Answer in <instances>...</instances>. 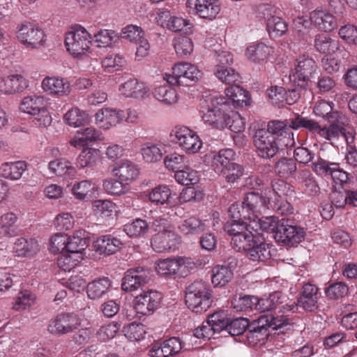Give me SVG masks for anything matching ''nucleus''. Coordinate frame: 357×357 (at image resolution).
Instances as JSON below:
<instances>
[{
    "instance_id": "f257e3e1",
    "label": "nucleus",
    "mask_w": 357,
    "mask_h": 357,
    "mask_svg": "<svg viewBox=\"0 0 357 357\" xmlns=\"http://www.w3.org/2000/svg\"><path fill=\"white\" fill-rule=\"evenodd\" d=\"M277 201H273L271 196H268L265 192L264 196H261L255 192L246 194L242 203H234L230 206L228 210L229 215L231 218L243 217L248 220H255L256 213L259 211L261 207L272 210L279 215H288L293 213L294 208L291 204L282 202L277 204Z\"/></svg>"
},
{
    "instance_id": "f03ea898",
    "label": "nucleus",
    "mask_w": 357,
    "mask_h": 357,
    "mask_svg": "<svg viewBox=\"0 0 357 357\" xmlns=\"http://www.w3.org/2000/svg\"><path fill=\"white\" fill-rule=\"evenodd\" d=\"M151 229L156 232L151 241L155 252H163L175 250L180 243V237L174 231L169 221L164 218H155L151 224Z\"/></svg>"
},
{
    "instance_id": "7ed1b4c3",
    "label": "nucleus",
    "mask_w": 357,
    "mask_h": 357,
    "mask_svg": "<svg viewBox=\"0 0 357 357\" xmlns=\"http://www.w3.org/2000/svg\"><path fill=\"white\" fill-rule=\"evenodd\" d=\"M287 319L284 316L266 314L260 316L257 319L249 322L246 329V337L250 345H256L261 341L264 342L269 335V328L278 330L284 326Z\"/></svg>"
},
{
    "instance_id": "20e7f679",
    "label": "nucleus",
    "mask_w": 357,
    "mask_h": 357,
    "mask_svg": "<svg viewBox=\"0 0 357 357\" xmlns=\"http://www.w3.org/2000/svg\"><path fill=\"white\" fill-rule=\"evenodd\" d=\"M185 301L192 312L197 314L205 312L213 303L211 286L202 280L195 281L186 288Z\"/></svg>"
},
{
    "instance_id": "39448f33",
    "label": "nucleus",
    "mask_w": 357,
    "mask_h": 357,
    "mask_svg": "<svg viewBox=\"0 0 357 357\" xmlns=\"http://www.w3.org/2000/svg\"><path fill=\"white\" fill-rule=\"evenodd\" d=\"M230 109L227 98L223 96L214 97L206 107L202 110L204 122L213 128L223 130L227 127Z\"/></svg>"
},
{
    "instance_id": "423d86ee",
    "label": "nucleus",
    "mask_w": 357,
    "mask_h": 357,
    "mask_svg": "<svg viewBox=\"0 0 357 357\" xmlns=\"http://www.w3.org/2000/svg\"><path fill=\"white\" fill-rule=\"evenodd\" d=\"M16 37L29 49H38L44 46L46 42L44 30L38 24L26 20L17 24Z\"/></svg>"
},
{
    "instance_id": "0eeeda50",
    "label": "nucleus",
    "mask_w": 357,
    "mask_h": 357,
    "mask_svg": "<svg viewBox=\"0 0 357 357\" xmlns=\"http://www.w3.org/2000/svg\"><path fill=\"white\" fill-rule=\"evenodd\" d=\"M317 70V66L313 59L305 55L301 56L295 61L289 79L294 85L306 89L311 79L314 77Z\"/></svg>"
},
{
    "instance_id": "6e6552de",
    "label": "nucleus",
    "mask_w": 357,
    "mask_h": 357,
    "mask_svg": "<svg viewBox=\"0 0 357 357\" xmlns=\"http://www.w3.org/2000/svg\"><path fill=\"white\" fill-rule=\"evenodd\" d=\"M202 76L198 68L188 62H179L172 67V74H165L167 83L173 86H188Z\"/></svg>"
},
{
    "instance_id": "1a4fd4ad",
    "label": "nucleus",
    "mask_w": 357,
    "mask_h": 357,
    "mask_svg": "<svg viewBox=\"0 0 357 357\" xmlns=\"http://www.w3.org/2000/svg\"><path fill=\"white\" fill-rule=\"evenodd\" d=\"M91 34L80 25H77L66 33L65 46L74 57L84 54L91 43Z\"/></svg>"
},
{
    "instance_id": "9d476101",
    "label": "nucleus",
    "mask_w": 357,
    "mask_h": 357,
    "mask_svg": "<svg viewBox=\"0 0 357 357\" xmlns=\"http://www.w3.org/2000/svg\"><path fill=\"white\" fill-rule=\"evenodd\" d=\"M254 144L258 155L265 159L274 157L280 149L284 148L275 140L274 135L265 131L264 129H259L255 132Z\"/></svg>"
},
{
    "instance_id": "9b49d317",
    "label": "nucleus",
    "mask_w": 357,
    "mask_h": 357,
    "mask_svg": "<svg viewBox=\"0 0 357 357\" xmlns=\"http://www.w3.org/2000/svg\"><path fill=\"white\" fill-rule=\"evenodd\" d=\"M194 266L195 263L191 258L178 257L158 260L156 262L155 270L162 275H174L179 270L185 273Z\"/></svg>"
},
{
    "instance_id": "f8f14e48",
    "label": "nucleus",
    "mask_w": 357,
    "mask_h": 357,
    "mask_svg": "<svg viewBox=\"0 0 357 357\" xmlns=\"http://www.w3.org/2000/svg\"><path fill=\"white\" fill-rule=\"evenodd\" d=\"M176 143L188 154L198 153L202 147V142L196 132L186 126L176 128Z\"/></svg>"
},
{
    "instance_id": "ddd939ff",
    "label": "nucleus",
    "mask_w": 357,
    "mask_h": 357,
    "mask_svg": "<svg viewBox=\"0 0 357 357\" xmlns=\"http://www.w3.org/2000/svg\"><path fill=\"white\" fill-rule=\"evenodd\" d=\"M291 120L271 121L268 123L267 129L265 130L275 137V140L282 145V147H291L295 144Z\"/></svg>"
},
{
    "instance_id": "4468645a",
    "label": "nucleus",
    "mask_w": 357,
    "mask_h": 357,
    "mask_svg": "<svg viewBox=\"0 0 357 357\" xmlns=\"http://www.w3.org/2000/svg\"><path fill=\"white\" fill-rule=\"evenodd\" d=\"M79 325V319L75 314L62 312L50 319L48 331L52 334H67L76 330Z\"/></svg>"
},
{
    "instance_id": "2eb2a0df",
    "label": "nucleus",
    "mask_w": 357,
    "mask_h": 357,
    "mask_svg": "<svg viewBox=\"0 0 357 357\" xmlns=\"http://www.w3.org/2000/svg\"><path fill=\"white\" fill-rule=\"evenodd\" d=\"M144 36L143 29L140 26L133 24L127 25L121 33L122 38L137 45L136 57L138 59L146 56L150 49V45Z\"/></svg>"
},
{
    "instance_id": "dca6fc26",
    "label": "nucleus",
    "mask_w": 357,
    "mask_h": 357,
    "mask_svg": "<svg viewBox=\"0 0 357 357\" xmlns=\"http://www.w3.org/2000/svg\"><path fill=\"white\" fill-rule=\"evenodd\" d=\"M162 296L154 290L143 291L135 298V310L137 314L149 315L160 306Z\"/></svg>"
},
{
    "instance_id": "f3484780",
    "label": "nucleus",
    "mask_w": 357,
    "mask_h": 357,
    "mask_svg": "<svg viewBox=\"0 0 357 357\" xmlns=\"http://www.w3.org/2000/svg\"><path fill=\"white\" fill-rule=\"evenodd\" d=\"M225 311L221 310L210 314L206 322L194 331V335L197 338L210 340L214 335L222 331L224 325Z\"/></svg>"
},
{
    "instance_id": "a211bd4d",
    "label": "nucleus",
    "mask_w": 357,
    "mask_h": 357,
    "mask_svg": "<svg viewBox=\"0 0 357 357\" xmlns=\"http://www.w3.org/2000/svg\"><path fill=\"white\" fill-rule=\"evenodd\" d=\"M151 271L143 267L128 270L122 280L121 288L126 291H132L145 285L151 279Z\"/></svg>"
},
{
    "instance_id": "6ab92c4d",
    "label": "nucleus",
    "mask_w": 357,
    "mask_h": 357,
    "mask_svg": "<svg viewBox=\"0 0 357 357\" xmlns=\"http://www.w3.org/2000/svg\"><path fill=\"white\" fill-rule=\"evenodd\" d=\"M186 6L190 13L208 20L215 18L220 11L218 0H188Z\"/></svg>"
},
{
    "instance_id": "aec40b11",
    "label": "nucleus",
    "mask_w": 357,
    "mask_h": 357,
    "mask_svg": "<svg viewBox=\"0 0 357 357\" xmlns=\"http://www.w3.org/2000/svg\"><path fill=\"white\" fill-rule=\"evenodd\" d=\"M304 234L303 228L290 225L289 220L282 219L274 238L285 245H294L302 241Z\"/></svg>"
},
{
    "instance_id": "412c9836",
    "label": "nucleus",
    "mask_w": 357,
    "mask_h": 357,
    "mask_svg": "<svg viewBox=\"0 0 357 357\" xmlns=\"http://www.w3.org/2000/svg\"><path fill=\"white\" fill-rule=\"evenodd\" d=\"M320 296L319 289L314 284H305L299 291L297 305L307 312H314L318 308Z\"/></svg>"
},
{
    "instance_id": "4be33fe9",
    "label": "nucleus",
    "mask_w": 357,
    "mask_h": 357,
    "mask_svg": "<svg viewBox=\"0 0 357 357\" xmlns=\"http://www.w3.org/2000/svg\"><path fill=\"white\" fill-rule=\"evenodd\" d=\"M41 86L48 94L57 96H68L71 91L68 80L61 77H46L43 79Z\"/></svg>"
},
{
    "instance_id": "5701e85b",
    "label": "nucleus",
    "mask_w": 357,
    "mask_h": 357,
    "mask_svg": "<svg viewBox=\"0 0 357 357\" xmlns=\"http://www.w3.org/2000/svg\"><path fill=\"white\" fill-rule=\"evenodd\" d=\"M123 114L114 109L102 108L98 109L95 114V123L99 128L109 130L123 121Z\"/></svg>"
},
{
    "instance_id": "b1692460",
    "label": "nucleus",
    "mask_w": 357,
    "mask_h": 357,
    "mask_svg": "<svg viewBox=\"0 0 357 357\" xmlns=\"http://www.w3.org/2000/svg\"><path fill=\"white\" fill-rule=\"evenodd\" d=\"M266 192L268 196L273 197V201H277V204H290L287 198L294 197L295 190L294 186L284 180L274 179L271 181V190Z\"/></svg>"
},
{
    "instance_id": "393cba45",
    "label": "nucleus",
    "mask_w": 357,
    "mask_h": 357,
    "mask_svg": "<svg viewBox=\"0 0 357 357\" xmlns=\"http://www.w3.org/2000/svg\"><path fill=\"white\" fill-rule=\"evenodd\" d=\"M228 108L232 109L231 107H243L250 103V93L243 89L238 84H235L225 89V96Z\"/></svg>"
},
{
    "instance_id": "a878e982",
    "label": "nucleus",
    "mask_w": 357,
    "mask_h": 357,
    "mask_svg": "<svg viewBox=\"0 0 357 357\" xmlns=\"http://www.w3.org/2000/svg\"><path fill=\"white\" fill-rule=\"evenodd\" d=\"M310 21L318 29L331 31L337 27V20L334 15L324 10H315L310 13Z\"/></svg>"
},
{
    "instance_id": "bb28decb",
    "label": "nucleus",
    "mask_w": 357,
    "mask_h": 357,
    "mask_svg": "<svg viewBox=\"0 0 357 357\" xmlns=\"http://www.w3.org/2000/svg\"><path fill=\"white\" fill-rule=\"evenodd\" d=\"M123 245L119 238L112 234L102 235L94 242L95 250L100 255H111L120 250Z\"/></svg>"
},
{
    "instance_id": "cd10ccee",
    "label": "nucleus",
    "mask_w": 357,
    "mask_h": 357,
    "mask_svg": "<svg viewBox=\"0 0 357 357\" xmlns=\"http://www.w3.org/2000/svg\"><path fill=\"white\" fill-rule=\"evenodd\" d=\"M77 135L70 142L74 147L84 146L89 142L100 141L104 138L102 132L93 126L81 128L77 130Z\"/></svg>"
},
{
    "instance_id": "c85d7f7f",
    "label": "nucleus",
    "mask_w": 357,
    "mask_h": 357,
    "mask_svg": "<svg viewBox=\"0 0 357 357\" xmlns=\"http://www.w3.org/2000/svg\"><path fill=\"white\" fill-rule=\"evenodd\" d=\"M273 53V47L263 42L250 44L245 50L246 57L254 63H260L267 60Z\"/></svg>"
},
{
    "instance_id": "c756f323",
    "label": "nucleus",
    "mask_w": 357,
    "mask_h": 357,
    "mask_svg": "<svg viewBox=\"0 0 357 357\" xmlns=\"http://www.w3.org/2000/svg\"><path fill=\"white\" fill-rule=\"evenodd\" d=\"M40 250L38 241L33 238L21 237L16 239L13 251L18 257H32Z\"/></svg>"
},
{
    "instance_id": "7c9ffc66",
    "label": "nucleus",
    "mask_w": 357,
    "mask_h": 357,
    "mask_svg": "<svg viewBox=\"0 0 357 357\" xmlns=\"http://www.w3.org/2000/svg\"><path fill=\"white\" fill-rule=\"evenodd\" d=\"M112 173L119 180L128 184V182L137 178L139 170L135 163L128 160H123L113 168Z\"/></svg>"
},
{
    "instance_id": "2f4dec72",
    "label": "nucleus",
    "mask_w": 357,
    "mask_h": 357,
    "mask_svg": "<svg viewBox=\"0 0 357 357\" xmlns=\"http://www.w3.org/2000/svg\"><path fill=\"white\" fill-rule=\"evenodd\" d=\"M234 151L231 149H225L213 155L211 162V167L218 175L225 173L226 169L232 163L234 157Z\"/></svg>"
},
{
    "instance_id": "473e14b6",
    "label": "nucleus",
    "mask_w": 357,
    "mask_h": 357,
    "mask_svg": "<svg viewBox=\"0 0 357 357\" xmlns=\"http://www.w3.org/2000/svg\"><path fill=\"white\" fill-rule=\"evenodd\" d=\"M27 86L26 80L20 75H13L0 79V91L4 93L20 92Z\"/></svg>"
},
{
    "instance_id": "72a5a7b5",
    "label": "nucleus",
    "mask_w": 357,
    "mask_h": 357,
    "mask_svg": "<svg viewBox=\"0 0 357 357\" xmlns=\"http://www.w3.org/2000/svg\"><path fill=\"white\" fill-rule=\"evenodd\" d=\"M112 286L111 280L106 277L94 280L86 286V294L91 300L98 299L105 296Z\"/></svg>"
},
{
    "instance_id": "f704fd0d",
    "label": "nucleus",
    "mask_w": 357,
    "mask_h": 357,
    "mask_svg": "<svg viewBox=\"0 0 357 357\" xmlns=\"http://www.w3.org/2000/svg\"><path fill=\"white\" fill-rule=\"evenodd\" d=\"M314 45L317 52L326 55L336 52L340 47L338 40L324 33H319L315 36Z\"/></svg>"
},
{
    "instance_id": "c9c22d12",
    "label": "nucleus",
    "mask_w": 357,
    "mask_h": 357,
    "mask_svg": "<svg viewBox=\"0 0 357 357\" xmlns=\"http://www.w3.org/2000/svg\"><path fill=\"white\" fill-rule=\"evenodd\" d=\"M26 169V164L24 161L5 162L0 167V175L7 179L19 180Z\"/></svg>"
},
{
    "instance_id": "e433bc0d",
    "label": "nucleus",
    "mask_w": 357,
    "mask_h": 357,
    "mask_svg": "<svg viewBox=\"0 0 357 357\" xmlns=\"http://www.w3.org/2000/svg\"><path fill=\"white\" fill-rule=\"evenodd\" d=\"M120 91L122 95L128 98H141L147 93L143 82L137 79H130L121 84Z\"/></svg>"
},
{
    "instance_id": "4c0bfd02",
    "label": "nucleus",
    "mask_w": 357,
    "mask_h": 357,
    "mask_svg": "<svg viewBox=\"0 0 357 357\" xmlns=\"http://www.w3.org/2000/svg\"><path fill=\"white\" fill-rule=\"evenodd\" d=\"M271 246L266 243H258L257 240L247 251L248 258L252 261H266L272 257Z\"/></svg>"
},
{
    "instance_id": "58836bf2",
    "label": "nucleus",
    "mask_w": 357,
    "mask_h": 357,
    "mask_svg": "<svg viewBox=\"0 0 357 357\" xmlns=\"http://www.w3.org/2000/svg\"><path fill=\"white\" fill-rule=\"evenodd\" d=\"M178 229L184 235L199 234L206 229V225L199 218L190 216L181 220L178 225Z\"/></svg>"
},
{
    "instance_id": "ea45409f",
    "label": "nucleus",
    "mask_w": 357,
    "mask_h": 357,
    "mask_svg": "<svg viewBox=\"0 0 357 357\" xmlns=\"http://www.w3.org/2000/svg\"><path fill=\"white\" fill-rule=\"evenodd\" d=\"M96 190V185L91 181L83 180L75 183L71 188V192L76 199L88 200L92 198Z\"/></svg>"
},
{
    "instance_id": "a19ab883",
    "label": "nucleus",
    "mask_w": 357,
    "mask_h": 357,
    "mask_svg": "<svg viewBox=\"0 0 357 357\" xmlns=\"http://www.w3.org/2000/svg\"><path fill=\"white\" fill-rule=\"evenodd\" d=\"M86 247V239L84 231H77L72 236H68L66 252L75 257L82 256V252Z\"/></svg>"
},
{
    "instance_id": "79ce46f5",
    "label": "nucleus",
    "mask_w": 357,
    "mask_h": 357,
    "mask_svg": "<svg viewBox=\"0 0 357 357\" xmlns=\"http://www.w3.org/2000/svg\"><path fill=\"white\" fill-rule=\"evenodd\" d=\"M45 107V101L41 96H29L24 97L21 101L20 109L24 113L36 115Z\"/></svg>"
},
{
    "instance_id": "37998d69",
    "label": "nucleus",
    "mask_w": 357,
    "mask_h": 357,
    "mask_svg": "<svg viewBox=\"0 0 357 357\" xmlns=\"http://www.w3.org/2000/svg\"><path fill=\"white\" fill-rule=\"evenodd\" d=\"M225 311L224 326L222 332H225L231 336H238L246 332L249 321L248 319L240 318L229 321Z\"/></svg>"
},
{
    "instance_id": "c03bdc74",
    "label": "nucleus",
    "mask_w": 357,
    "mask_h": 357,
    "mask_svg": "<svg viewBox=\"0 0 357 357\" xmlns=\"http://www.w3.org/2000/svg\"><path fill=\"white\" fill-rule=\"evenodd\" d=\"M234 273L231 267L218 265L211 271V281L215 287H223L233 278Z\"/></svg>"
},
{
    "instance_id": "a18cd8bd",
    "label": "nucleus",
    "mask_w": 357,
    "mask_h": 357,
    "mask_svg": "<svg viewBox=\"0 0 357 357\" xmlns=\"http://www.w3.org/2000/svg\"><path fill=\"white\" fill-rule=\"evenodd\" d=\"M298 181L305 194L312 196L319 192V187L310 170H301L298 172Z\"/></svg>"
},
{
    "instance_id": "49530a36",
    "label": "nucleus",
    "mask_w": 357,
    "mask_h": 357,
    "mask_svg": "<svg viewBox=\"0 0 357 357\" xmlns=\"http://www.w3.org/2000/svg\"><path fill=\"white\" fill-rule=\"evenodd\" d=\"M49 169L56 176L72 178L76 174V169L72 163L65 159H56L49 162Z\"/></svg>"
},
{
    "instance_id": "de8ad7c7",
    "label": "nucleus",
    "mask_w": 357,
    "mask_h": 357,
    "mask_svg": "<svg viewBox=\"0 0 357 357\" xmlns=\"http://www.w3.org/2000/svg\"><path fill=\"white\" fill-rule=\"evenodd\" d=\"M333 102L321 100L315 103L313 112L316 116L326 118L328 121H334L340 118L341 114L333 111Z\"/></svg>"
},
{
    "instance_id": "09e8293b",
    "label": "nucleus",
    "mask_w": 357,
    "mask_h": 357,
    "mask_svg": "<svg viewBox=\"0 0 357 357\" xmlns=\"http://www.w3.org/2000/svg\"><path fill=\"white\" fill-rule=\"evenodd\" d=\"M230 218L231 220L225 223L224 230L231 238L236 235L243 234L244 231H250L249 225L246 222L248 218H244L243 217L231 218V216Z\"/></svg>"
},
{
    "instance_id": "8fccbe9b",
    "label": "nucleus",
    "mask_w": 357,
    "mask_h": 357,
    "mask_svg": "<svg viewBox=\"0 0 357 357\" xmlns=\"http://www.w3.org/2000/svg\"><path fill=\"white\" fill-rule=\"evenodd\" d=\"M100 160V151L94 148H84L77 159V165L80 168L93 167Z\"/></svg>"
},
{
    "instance_id": "3c124183",
    "label": "nucleus",
    "mask_w": 357,
    "mask_h": 357,
    "mask_svg": "<svg viewBox=\"0 0 357 357\" xmlns=\"http://www.w3.org/2000/svg\"><path fill=\"white\" fill-rule=\"evenodd\" d=\"M291 126L294 130L305 128L309 132L319 136L322 126L315 120L297 115L296 118L291 119Z\"/></svg>"
},
{
    "instance_id": "603ef678",
    "label": "nucleus",
    "mask_w": 357,
    "mask_h": 357,
    "mask_svg": "<svg viewBox=\"0 0 357 357\" xmlns=\"http://www.w3.org/2000/svg\"><path fill=\"white\" fill-rule=\"evenodd\" d=\"M151 224L141 218H136L131 222L126 224L123 227V231L130 237H139L143 236L149 229H151Z\"/></svg>"
},
{
    "instance_id": "864d4df0",
    "label": "nucleus",
    "mask_w": 357,
    "mask_h": 357,
    "mask_svg": "<svg viewBox=\"0 0 357 357\" xmlns=\"http://www.w3.org/2000/svg\"><path fill=\"white\" fill-rule=\"evenodd\" d=\"M255 237L250 231L231 238V247L238 252L247 251L254 245Z\"/></svg>"
},
{
    "instance_id": "5fc2aeb1",
    "label": "nucleus",
    "mask_w": 357,
    "mask_h": 357,
    "mask_svg": "<svg viewBox=\"0 0 357 357\" xmlns=\"http://www.w3.org/2000/svg\"><path fill=\"white\" fill-rule=\"evenodd\" d=\"M282 298L281 291H275L269 295L268 297L258 298L257 302L255 306V310L260 312H265L277 310V304H278L280 299Z\"/></svg>"
},
{
    "instance_id": "6e6d98bb",
    "label": "nucleus",
    "mask_w": 357,
    "mask_h": 357,
    "mask_svg": "<svg viewBox=\"0 0 357 357\" xmlns=\"http://www.w3.org/2000/svg\"><path fill=\"white\" fill-rule=\"evenodd\" d=\"M342 116L334 121H328L329 126H324L321 128L319 137L328 141L337 140L342 133Z\"/></svg>"
},
{
    "instance_id": "4d7b16f0",
    "label": "nucleus",
    "mask_w": 357,
    "mask_h": 357,
    "mask_svg": "<svg viewBox=\"0 0 357 357\" xmlns=\"http://www.w3.org/2000/svg\"><path fill=\"white\" fill-rule=\"evenodd\" d=\"M215 75L222 82L230 86L236 84L241 78L240 75L234 69L224 66H217Z\"/></svg>"
},
{
    "instance_id": "13d9d810",
    "label": "nucleus",
    "mask_w": 357,
    "mask_h": 357,
    "mask_svg": "<svg viewBox=\"0 0 357 357\" xmlns=\"http://www.w3.org/2000/svg\"><path fill=\"white\" fill-rule=\"evenodd\" d=\"M154 97L167 105L176 102L178 96L176 90L169 85L160 86L154 89Z\"/></svg>"
},
{
    "instance_id": "bf43d9fd",
    "label": "nucleus",
    "mask_w": 357,
    "mask_h": 357,
    "mask_svg": "<svg viewBox=\"0 0 357 357\" xmlns=\"http://www.w3.org/2000/svg\"><path fill=\"white\" fill-rule=\"evenodd\" d=\"M64 119L69 126L79 127L89 121V114L85 111L74 107L67 112Z\"/></svg>"
},
{
    "instance_id": "052dcab7",
    "label": "nucleus",
    "mask_w": 357,
    "mask_h": 357,
    "mask_svg": "<svg viewBox=\"0 0 357 357\" xmlns=\"http://www.w3.org/2000/svg\"><path fill=\"white\" fill-rule=\"evenodd\" d=\"M103 190L112 196H120L128 191L127 183L114 178H107L102 181Z\"/></svg>"
},
{
    "instance_id": "680f3d73",
    "label": "nucleus",
    "mask_w": 357,
    "mask_h": 357,
    "mask_svg": "<svg viewBox=\"0 0 357 357\" xmlns=\"http://www.w3.org/2000/svg\"><path fill=\"white\" fill-rule=\"evenodd\" d=\"M174 178L178 183L183 185H194L199 181L198 172L186 165L176 171Z\"/></svg>"
},
{
    "instance_id": "e2e57ef3",
    "label": "nucleus",
    "mask_w": 357,
    "mask_h": 357,
    "mask_svg": "<svg viewBox=\"0 0 357 357\" xmlns=\"http://www.w3.org/2000/svg\"><path fill=\"white\" fill-rule=\"evenodd\" d=\"M17 217L13 213H7L0 217V238L10 237L15 234V224Z\"/></svg>"
},
{
    "instance_id": "0e129e2a",
    "label": "nucleus",
    "mask_w": 357,
    "mask_h": 357,
    "mask_svg": "<svg viewBox=\"0 0 357 357\" xmlns=\"http://www.w3.org/2000/svg\"><path fill=\"white\" fill-rule=\"evenodd\" d=\"M171 190L167 185H158L154 188L149 193V199L157 205L170 204Z\"/></svg>"
},
{
    "instance_id": "69168bd1",
    "label": "nucleus",
    "mask_w": 357,
    "mask_h": 357,
    "mask_svg": "<svg viewBox=\"0 0 357 357\" xmlns=\"http://www.w3.org/2000/svg\"><path fill=\"white\" fill-rule=\"evenodd\" d=\"M123 333L130 341H140L145 338L146 330L144 324L132 322L123 326Z\"/></svg>"
},
{
    "instance_id": "338daca9",
    "label": "nucleus",
    "mask_w": 357,
    "mask_h": 357,
    "mask_svg": "<svg viewBox=\"0 0 357 357\" xmlns=\"http://www.w3.org/2000/svg\"><path fill=\"white\" fill-rule=\"evenodd\" d=\"M266 29L271 37L278 38L287 31L288 25L282 17L276 15L267 22Z\"/></svg>"
},
{
    "instance_id": "774afa93",
    "label": "nucleus",
    "mask_w": 357,
    "mask_h": 357,
    "mask_svg": "<svg viewBox=\"0 0 357 357\" xmlns=\"http://www.w3.org/2000/svg\"><path fill=\"white\" fill-rule=\"evenodd\" d=\"M296 164L292 158H282L275 165V171L281 177H289L296 171Z\"/></svg>"
}]
</instances>
